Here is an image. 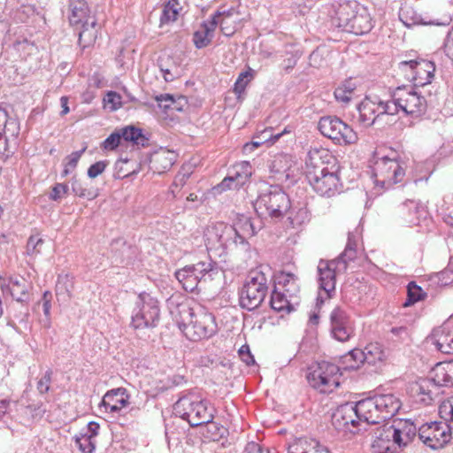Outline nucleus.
<instances>
[{"label": "nucleus", "instance_id": "a18cd8bd", "mask_svg": "<svg viewBox=\"0 0 453 453\" xmlns=\"http://www.w3.org/2000/svg\"><path fill=\"white\" fill-rule=\"evenodd\" d=\"M288 220L292 227H297L309 220V212L306 207L293 208L288 211Z\"/></svg>", "mask_w": 453, "mask_h": 453}, {"label": "nucleus", "instance_id": "5701e85b", "mask_svg": "<svg viewBox=\"0 0 453 453\" xmlns=\"http://www.w3.org/2000/svg\"><path fill=\"white\" fill-rule=\"evenodd\" d=\"M220 12H216L210 19L203 21L201 27L193 35V42L196 49L208 46L214 37V32L219 23Z\"/></svg>", "mask_w": 453, "mask_h": 453}, {"label": "nucleus", "instance_id": "bb28decb", "mask_svg": "<svg viewBox=\"0 0 453 453\" xmlns=\"http://www.w3.org/2000/svg\"><path fill=\"white\" fill-rule=\"evenodd\" d=\"M288 453H331L330 450L314 438L300 437L289 443Z\"/></svg>", "mask_w": 453, "mask_h": 453}, {"label": "nucleus", "instance_id": "4d7b16f0", "mask_svg": "<svg viewBox=\"0 0 453 453\" xmlns=\"http://www.w3.org/2000/svg\"><path fill=\"white\" fill-rule=\"evenodd\" d=\"M122 139L121 131L112 133L104 141L103 146L105 150H114L120 144Z\"/></svg>", "mask_w": 453, "mask_h": 453}, {"label": "nucleus", "instance_id": "c85d7f7f", "mask_svg": "<svg viewBox=\"0 0 453 453\" xmlns=\"http://www.w3.org/2000/svg\"><path fill=\"white\" fill-rule=\"evenodd\" d=\"M78 27L81 28L79 32V45L82 49L91 46L96 42L99 31L96 19L89 18Z\"/></svg>", "mask_w": 453, "mask_h": 453}, {"label": "nucleus", "instance_id": "aec40b11", "mask_svg": "<svg viewBox=\"0 0 453 453\" xmlns=\"http://www.w3.org/2000/svg\"><path fill=\"white\" fill-rule=\"evenodd\" d=\"M426 343L443 354H453V326L448 322L434 328Z\"/></svg>", "mask_w": 453, "mask_h": 453}, {"label": "nucleus", "instance_id": "0eeeda50", "mask_svg": "<svg viewBox=\"0 0 453 453\" xmlns=\"http://www.w3.org/2000/svg\"><path fill=\"white\" fill-rule=\"evenodd\" d=\"M160 309L157 299L150 294H139L133 310L131 325L135 329L150 328L157 326Z\"/></svg>", "mask_w": 453, "mask_h": 453}, {"label": "nucleus", "instance_id": "cd10ccee", "mask_svg": "<svg viewBox=\"0 0 453 453\" xmlns=\"http://www.w3.org/2000/svg\"><path fill=\"white\" fill-rule=\"evenodd\" d=\"M358 121L365 127L374 124L380 117L377 101L365 98L357 107Z\"/></svg>", "mask_w": 453, "mask_h": 453}, {"label": "nucleus", "instance_id": "4c0bfd02", "mask_svg": "<svg viewBox=\"0 0 453 453\" xmlns=\"http://www.w3.org/2000/svg\"><path fill=\"white\" fill-rule=\"evenodd\" d=\"M156 100L158 103L159 108H161L164 111L168 112L171 111H182L184 107L187 105L188 101L185 96H179L178 98H174L171 95H160L156 97Z\"/></svg>", "mask_w": 453, "mask_h": 453}, {"label": "nucleus", "instance_id": "a878e982", "mask_svg": "<svg viewBox=\"0 0 453 453\" xmlns=\"http://www.w3.org/2000/svg\"><path fill=\"white\" fill-rule=\"evenodd\" d=\"M129 395L127 389L118 388L108 391L103 397L102 406L105 411L118 412L128 404Z\"/></svg>", "mask_w": 453, "mask_h": 453}, {"label": "nucleus", "instance_id": "393cba45", "mask_svg": "<svg viewBox=\"0 0 453 453\" xmlns=\"http://www.w3.org/2000/svg\"><path fill=\"white\" fill-rule=\"evenodd\" d=\"M397 448L388 424L375 429L372 453H397Z\"/></svg>", "mask_w": 453, "mask_h": 453}, {"label": "nucleus", "instance_id": "5fc2aeb1", "mask_svg": "<svg viewBox=\"0 0 453 453\" xmlns=\"http://www.w3.org/2000/svg\"><path fill=\"white\" fill-rule=\"evenodd\" d=\"M190 175L191 172L188 169L187 170L186 167H182L181 171L177 173L171 187V192L173 196H175V188H182Z\"/></svg>", "mask_w": 453, "mask_h": 453}, {"label": "nucleus", "instance_id": "f8f14e48", "mask_svg": "<svg viewBox=\"0 0 453 453\" xmlns=\"http://www.w3.org/2000/svg\"><path fill=\"white\" fill-rule=\"evenodd\" d=\"M347 269V262L342 257L332 260L321 259L318 265L319 289L323 290L326 298L335 293L336 276Z\"/></svg>", "mask_w": 453, "mask_h": 453}, {"label": "nucleus", "instance_id": "864d4df0", "mask_svg": "<svg viewBox=\"0 0 453 453\" xmlns=\"http://www.w3.org/2000/svg\"><path fill=\"white\" fill-rule=\"evenodd\" d=\"M252 79V74L250 72H242L239 74L235 83L234 91L235 94L241 95L242 92H244L248 83Z\"/></svg>", "mask_w": 453, "mask_h": 453}, {"label": "nucleus", "instance_id": "49530a36", "mask_svg": "<svg viewBox=\"0 0 453 453\" xmlns=\"http://www.w3.org/2000/svg\"><path fill=\"white\" fill-rule=\"evenodd\" d=\"M242 173L235 168L234 174L226 177L217 188H220L222 190L226 188H238L239 187L244 185L248 180L242 179Z\"/></svg>", "mask_w": 453, "mask_h": 453}, {"label": "nucleus", "instance_id": "bf43d9fd", "mask_svg": "<svg viewBox=\"0 0 453 453\" xmlns=\"http://www.w3.org/2000/svg\"><path fill=\"white\" fill-rule=\"evenodd\" d=\"M69 191V187L65 183H57L50 194V198L53 201L60 200Z\"/></svg>", "mask_w": 453, "mask_h": 453}, {"label": "nucleus", "instance_id": "13d9d810", "mask_svg": "<svg viewBox=\"0 0 453 453\" xmlns=\"http://www.w3.org/2000/svg\"><path fill=\"white\" fill-rule=\"evenodd\" d=\"M104 101L106 106H108L111 111H115L121 104V96L116 92L110 91L107 93Z\"/></svg>", "mask_w": 453, "mask_h": 453}, {"label": "nucleus", "instance_id": "09e8293b", "mask_svg": "<svg viewBox=\"0 0 453 453\" xmlns=\"http://www.w3.org/2000/svg\"><path fill=\"white\" fill-rule=\"evenodd\" d=\"M86 149L87 147H84L81 150L74 151L65 158L62 177L67 176L76 168L78 162L82 154L85 152Z\"/></svg>", "mask_w": 453, "mask_h": 453}, {"label": "nucleus", "instance_id": "3c124183", "mask_svg": "<svg viewBox=\"0 0 453 453\" xmlns=\"http://www.w3.org/2000/svg\"><path fill=\"white\" fill-rule=\"evenodd\" d=\"M408 298L404 306H410L424 298L426 293L415 282H410L407 286Z\"/></svg>", "mask_w": 453, "mask_h": 453}, {"label": "nucleus", "instance_id": "f257e3e1", "mask_svg": "<svg viewBox=\"0 0 453 453\" xmlns=\"http://www.w3.org/2000/svg\"><path fill=\"white\" fill-rule=\"evenodd\" d=\"M359 420L380 424L394 417L401 407L400 400L393 394L374 395L357 402Z\"/></svg>", "mask_w": 453, "mask_h": 453}, {"label": "nucleus", "instance_id": "c03bdc74", "mask_svg": "<svg viewBox=\"0 0 453 453\" xmlns=\"http://www.w3.org/2000/svg\"><path fill=\"white\" fill-rule=\"evenodd\" d=\"M343 363L347 369H357L360 365L365 363L364 349H354L343 357Z\"/></svg>", "mask_w": 453, "mask_h": 453}, {"label": "nucleus", "instance_id": "2f4dec72", "mask_svg": "<svg viewBox=\"0 0 453 453\" xmlns=\"http://www.w3.org/2000/svg\"><path fill=\"white\" fill-rule=\"evenodd\" d=\"M8 288L11 296L17 302H27L31 284L25 278L21 276L11 277L9 279Z\"/></svg>", "mask_w": 453, "mask_h": 453}, {"label": "nucleus", "instance_id": "6ab92c4d", "mask_svg": "<svg viewBox=\"0 0 453 453\" xmlns=\"http://www.w3.org/2000/svg\"><path fill=\"white\" fill-rule=\"evenodd\" d=\"M425 214V209L419 202L409 199L398 204L394 211L398 223L407 226L418 225L420 218Z\"/></svg>", "mask_w": 453, "mask_h": 453}, {"label": "nucleus", "instance_id": "1a4fd4ad", "mask_svg": "<svg viewBox=\"0 0 453 453\" xmlns=\"http://www.w3.org/2000/svg\"><path fill=\"white\" fill-rule=\"evenodd\" d=\"M340 375V368L336 365L322 361L309 367L306 378L312 388L326 393L339 387Z\"/></svg>", "mask_w": 453, "mask_h": 453}, {"label": "nucleus", "instance_id": "412c9836", "mask_svg": "<svg viewBox=\"0 0 453 453\" xmlns=\"http://www.w3.org/2000/svg\"><path fill=\"white\" fill-rule=\"evenodd\" d=\"M357 402L347 403L339 406L332 416V424L337 430L348 427L349 425L356 426L359 420Z\"/></svg>", "mask_w": 453, "mask_h": 453}, {"label": "nucleus", "instance_id": "e433bc0d", "mask_svg": "<svg viewBox=\"0 0 453 453\" xmlns=\"http://www.w3.org/2000/svg\"><path fill=\"white\" fill-rule=\"evenodd\" d=\"M0 132L12 140H15L19 134L18 119L10 118L7 111L2 107H0Z\"/></svg>", "mask_w": 453, "mask_h": 453}, {"label": "nucleus", "instance_id": "774afa93", "mask_svg": "<svg viewBox=\"0 0 453 453\" xmlns=\"http://www.w3.org/2000/svg\"><path fill=\"white\" fill-rule=\"evenodd\" d=\"M390 331L400 342L406 341L410 336L408 328L405 326L392 327Z\"/></svg>", "mask_w": 453, "mask_h": 453}, {"label": "nucleus", "instance_id": "e2e57ef3", "mask_svg": "<svg viewBox=\"0 0 453 453\" xmlns=\"http://www.w3.org/2000/svg\"><path fill=\"white\" fill-rule=\"evenodd\" d=\"M440 414L445 420L453 423V398L440 406Z\"/></svg>", "mask_w": 453, "mask_h": 453}, {"label": "nucleus", "instance_id": "423d86ee", "mask_svg": "<svg viewBox=\"0 0 453 453\" xmlns=\"http://www.w3.org/2000/svg\"><path fill=\"white\" fill-rule=\"evenodd\" d=\"M254 208L260 216L281 219L290 210L291 205L288 195L283 190L279 187H270L258 196Z\"/></svg>", "mask_w": 453, "mask_h": 453}, {"label": "nucleus", "instance_id": "c9c22d12", "mask_svg": "<svg viewBox=\"0 0 453 453\" xmlns=\"http://www.w3.org/2000/svg\"><path fill=\"white\" fill-rule=\"evenodd\" d=\"M297 298L288 297V295L280 290L274 289L271 296L270 304L273 310L281 312H290L294 309V303Z\"/></svg>", "mask_w": 453, "mask_h": 453}, {"label": "nucleus", "instance_id": "338daca9", "mask_svg": "<svg viewBox=\"0 0 453 453\" xmlns=\"http://www.w3.org/2000/svg\"><path fill=\"white\" fill-rule=\"evenodd\" d=\"M71 184L72 190L75 196L80 197L87 196V189L82 187L79 180H77L75 177L72 178Z\"/></svg>", "mask_w": 453, "mask_h": 453}, {"label": "nucleus", "instance_id": "72a5a7b5", "mask_svg": "<svg viewBox=\"0 0 453 453\" xmlns=\"http://www.w3.org/2000/svg\"><path fill=\"white\" fill-rule=\"evenodd\" d=\"M437 387L434 385L429 378H421L412 387V391L419 397V400L426 404H430L436 394Z\"/></svg>", "mask_w": 453, "mask_h": 453}, {"label": "nucleus", "instance_id": "4be33fe9", "mask_svg": "<svg viewBox=\"0 0 453 453\" xmlns=\"http://www.w3.org/2000/svg\"><path fill=\"white\" fill-rule=\"evenodd\" d=\"M399 18L407 27L416 25L448 26L451 21L449 17H444L441 19H433L428 16H423L411 6L402 7L399 12Z\"/></svg>", "mask_w": 453, "mask_h": 453}, {"label": "nucleus", "instance_id": "58836bf2", "mask_svg": "<svg viewBox=\"0 0 453 453\" xmlns=\"http://www.w3.org/2000/svg\"><path fill=\"white\" fill-rule=\"evenodd\" d=\"M236 232L237 243L243 244L248 238L254 236L257 233L256 226L250 218H243L233 226Z\"/></svg>", "mask_w": 453, "mask_h": 453}, {"label": "nucleus", "instance_id": "7ed1b4c3", "mask_svg": "<svg viewBox=\"0 0 453 453\" xmlns=\"http://www.w3.org/2000/svg\"><path fill=\"white\" fill-rule=\"evenodd\" d=\"M324 150H314L309 152V161L306 162V178L313 190L322 196H332L339 192L341 186L338 175L329 172L325 166L314 165L316 158H321L319 155Z\"/></svg>", "mask_w": 453, "mask_h": 453}, {"label": "nucleus", "instance_id": "052dcab7", "mask_svg": "<svg viewBox=\"0 0 453 453\" xmlns=\"http://www.w3.org/2000/svg\"><path fill=\"white\" fill-rule=\"evenodd\" d=\"M107 165L108 162L105 160L96 162L88 167V176L91 179L96 178L104 172Z\"/></svg>", "mask_w": 453, "mask_h": 453}, {"label": "nucleus", "instance_id": "ea45409f", "mask_svg": "<svg viewBox=\"0 0 453 453\" xmlns=\"http://www.w3.org/2000/svg\"><path fill=\"white\" fill-rule=\"evenodd\" d=\"M356 88V83L351 79L344 81L334 90L336 101L342 104L349 103L355 95Z\"/></svg>", "mask_w": 453, "mask_h": 453}, {"label": "nucleus", "instance_id": "a211bd4d", "mask_svg": "<svg viewBox=\"0 0 453 453\" xmlns=\"http://www.w3.org/2000/svg\"><path fill=\"white\" fill-rule=\"evenodd\" d=\"M331 332L334 339L346 342L354 334V324L347 312L340 307L330 314Z\"/></svg>", "mask_w": 453, "mask_h": 453}, {"label": "nucleus", "instance_id": "39448f33", "mask_svg": "<svg viewBox=\"0 0 453 453\" xmlns=\"http://www.w3.org/2000/svg\"><path fill=\"white\" fill-rule=\"evenodd\" d=\"M182 312L188 313V322L180 325V330L190 341H200L213 336L217 330L215 317L203 307L184 308Z\"/></svg>", "mask_w": 453, "mask_h": 453}, {"label": "nucleus", "instance_id": "ddd939ff", "mask_svg": "<svg viewBox=\"0 0 453 453\" xmlns=\"http://www.w3.org/2000/svg\"><path fill=\"white\" fill-rule=\"evenodd\" d=\"M392 96L405 115L419 116L426 109V101L412 87L400 86L392 91Z\"/></svg>", "mask_w": 453, "mask_h": 453}, {"label": "nucleus", "instance_id": "dca6fc26", "mask_svg": "<svg viewBox=\"0 0 453 453\" xmlns=\"http://www.w3.org/2000/svg\"><path fill=\"white\" fill-rule=\"evenodd\" d=\"M349 5H341L337 12L340 20V26H342L355 35H364L368 33L372 28V22L371 15L368 12L362 8L357 11L351 17H345L349 14Z\"/></svg>", "mask_w": 453, "mask_h": 453}, {"label": "nucleus", "instance_id": "f704fd0d", "mask_svg": "<svg viewBox=\"0 0 453 453\" xmlns=\"http://www.w3.org/2000/svg\"><path fill=\"white\" fill-rule=\"evenodd\" d=\"M176 158L177 155L173 151L162 150L152 156L150 162L154 170L162 173L171 169Z\"/></svg>", "mask_w": 453, "mask_h": 453}, {"label": "nucleus", "instance_id": "79ce46f5", "mask_svg": "<svg viewBox=\"0 0 453 453\" xmlns=\"http://www.w3.org/2000/svg\"><path fill=\"white\" fill-rule=\"evenodd\" d=\"M180 10L181 7L178 0H169L163 8L160 17V25L162 26L176 21Z\"/></svg>", "mask_w": 453, "mask_h": 453}, {"label": "nucleus", "instance_id": "69168bd1", "mask_svg": "<svg viewBox=\"0 0 453 453\" xmlns=\"http://www.w3.org/2000/svg\"><path fill=\"white\" fill-rule=\"evenodd\" d=\"M239 356L241 359L246 363L247 365H251L255 363L254 357L250 353V348L248 345H242L239 349Z\"/></svg>", "mask_w": 453, "mask_h": 453}, {"label": "nucleus", "instance_id": "4468645a", "mask_svg": "<svg viewBox=\"0 0 453 453\" xmlns=\"http://www.w3.org/2000/svg\"><path fill=\"white\" fill-rule=\"evenodd\" d=\"M203 236L208 250L226 249L233 244H237L236 232L234 226L223 222L209 225L204 230Z\"/></svg>", "mask_w": 453, "mask_h": 453}, {"label": "nucleus", "instance_id": "9d476101", "mask_svg": "<svg viewBox=\"0 0 453 453\" xmlns=\"http://www.w3.org/2000/svg\"><path fill=\"white\" fill-rule=\"evenodd\" d=\"M318 128L323 136L339 145L353 144L357 141V133L336 116L321 117Z\"/></svg>", "mask_w": 453, "mask_h": 453}, {"label": "nucleus", "instance_id": "f03ea898", "mask_svg": "<svg viewBox=\"0 0 453 453\" xmlns=\"http://www.w3.org/2000/svg\"><path fill=\"white\" fill-rule=\"evenodd\" d=\"M173 411L191 426L211 423L214 418V409L210 403L195 392L180 397L173 405Z\"/></svg>", "mask_w": 453, "mask_h": 453}, {"label": "nucleus", "instance_id": "f3484780", "mask_svg": "<svg viewBox=\"0 0 453 453\" xmlns=\"http://www.w3.org/2000/svg\"><path fill=\"white\" fill-rule=\"evenodd\" d=\"M373 172L384 185L388 186L402 181L405 175V170L400 162L388 157L378 158L375 161Z\"/></svg>", "mask_w": 453, "mask_h": 453}, {"label": "nucleus", "instance_id": "37998d69", "mask_svg": "<svg viewBox=\"0 0 453 453\" xmlns=\"http://www.w3.org/2000/svg\"><path fill=\"white\" fill-rule=\"evenodd\" d=\"M121 134L123 136V140L127 142H132L136 145L145 146L147 144L148 139L143 135L142 132L139 128H135L134 127H127L122 128Z\"/></svg>", "mask_w": 453, "mask_h": 453}, {"label": "nucleus", "instance_id": "de8ad7c7", "mask_svg": "<svg viewBox=\"0 0 453 453\" xmlns=\"http://www.w3.org/2000/svg\"><path fill=\"white\" fill-rule=\"evenodd\" d=\"M75 443L83 453H93L96 449V441L91 435H87L81 431L76 435Z\"/></svg>", "mask_w": 453, "mask_h": 453}, {"label": "nucleus", "instance_id": "0e129e2a", "mask_svg": "<svg viewBox=\"0 0 453 453\" xmlns=\"http://www.w3.org/2000/svg\"><path fill=\"white\" fill-rule=\"evenodd\" d=\"M443 51L445 55L453 60V27L449 29L443 42Z\"/></svg>", "mask_w": 453, "mask_h": 453}, {"label": "nucleus", "instance_id": "603ef678", "mask_svg": "<svg viewBox=\"0 0 453 453\" xmlns=\"http://www.w3.org/2000/svg\"><path fill=\"white\" fill-rule=\"evenodd\" d=\"M356 236L353 233H349L346 248L338 257H342V259H345L347 263L348 261L353 260L356 257Z\"/></svg>", "mask_w": 453, "mask_h": 453}, {"label": "nucleus", "instance_id": "8fccbe9b", "mask_svg": "<svg viewBox=\"0 0 453 453\" xmlns=\"http://www.w3.org/2000/svg\"><path fill=\"white\" fill-rule=\"evenodd\" d=\"M391 99L387 101L378 100V105H379V115L380 117H383L384 115H391L394 116L397 114L401 108L396 104V101L392 96V94L390 95Z\"/></svg>", "mask_w": 453, "mask_h": 453}, {"label": "nucleus", "instance_id": "6e6552de", "mask_svg": "<svg viewBox=\"0 0 453 453\" xmlns=\"http://www.w3.org/2000/svg\"><path fill=\"white\" fill-rule=\"evenodd\" d=\"M216 273L218 270L215 263L203 261L179 269L175 272V277L186 291L194 292L198 289L199 283L211 280Z\"/></svg>", "mask_w": 453, "mask_h": 453}, {"label": "nucleus", "instance_id": "a19ab883", "mask_svg": "<svg viewBox=\"0 0 453 453\" xmlns=\"http://www.w3.org/2000/svg\"><path fill=\"white\" fill-rule=\"evenodd\" d=\"M365 363L375 365L377 362H382L386 358V352L383 346L379 342H371L365 349Z\"/></svg>", "mask_w": 453, "mask_h": 453}, {"label": "nucleus", "instance_id": "9b49d317", "mask_svg": "<svg viewBox=\"0 0 453 453\" xmlns=\"http://www.w3.org/2000/svg\"><path fill=\"white\" fill-rule=\"evenodd\" d=\"M398 69L404 78L411 81L415 87H423L431 83L435 65L434 62L426 59L410 60L400 62Z\"/></svg>", "mask_w": 453, "mask_h": 453}, {"label": "nucleus", "instance_id": "c756f323", "mask_svg": "<svg viewBox=\"0 0 453 453\" xmlns=\"http://www.w3.org/2000/svg\"><path fill=\"white\" fill-rule=\"evenodd\" d=\"M69 22L73 27H79L89 18H96L89 14L87 3L84 0H70Z\"/></svg>", "mask_w": 453, "mask_h": 453}, {"label": "nucleus", "instance_id": "20e7f679", "mask_svg": "<svg viewBox=\"0 0 453 453\" xmlns=\"http://www.w3.org/2000/svg\"><path fill=\"white\" fill-rule=\"evenodd\" d=\"M270 279L262 267L251 270L239 293L240 306L248 311L258 308L265 300Z\"/></svg>", "mask_w": 453, "mask_h": 453}, {"label": "nucleus", "instance_id": "473e14b6", "mask_svg": "<svg viewBox=\"0 0 453 453\" xmlns=\"http://www.w3.org/2000/svg\"><path fill=\"white\" fill-rule=\"evenodd\" d=\"M449 362L438 363L432 369L430 380L435 387H453Z\"/></svg>", "mask_w": 453, "mask_h": 453}, {"label": "nucleus", "instance_id": "680f3d73", "mask_svg": "<svg viewBox=\"0 0 453 453\" xmlns=\"http://www.w3.org/2000/svg\"><path fill=\"white\" fill-rule=\"evenodd\" d=\"M52 372L48 370L37 382V390L41 395L46 394L50 390Z\"/></svg>", "mask_w": 453, "mask_h": 453}, {"label": "nucleus", "instance_id": "2eb2a0df", "mask_svg": "<svg viewBox=\"0 0 453 453\" xmlns=\"http://www.w3.org/2000/svg\"><path fill=\"white\" fill-rule=\"evenodd\" d=\"M418 438L428 448L439 449L450 441L451 430L445 422L426 423L418 428Z\"/></svg>", "mask_w": 453, "mask_h": 453}, {"label": "nucleus", "instance_id": "6e6d98bb", "mask_svg": "<svg viewBox=\"0 0 453 453\" xmlns=\"http://www.w3.org/2000/svg\"><path fill=\"white\" fill-rule=\"evenodd\" d=\"M43 243L42 238L39 235H32L27 243V252L29 255H34L41 252V246Z\"/></svg>", "mask_w": 453, "mask_h": 453}, {"label": "nucleus", "instance_id": "b1692460", "mask_svg": "<svg viewBox=\"0 0 453 453\" xmlns=\"http://www.w3.org/2000/svg\"><path fill=\"white\" fill-rule=\"evenodd\" d=\"M388 427L392 434L393 441L399 449L406 447L417 434L415 425L407 420H399L392 425L388 424Z\"/></svg>", "mask_w": 453, "mask_h": 453}, {"label": "nucleus", "instance_id": "7c9ffc66", "mask_svg": "<svg viewBox=\"0 0 453 453\" xmlns=\"http://www.w3.org/2000/svg\"><path fill=\"white\" fill-rule=\"evenodd\" d=\"M275 289L288 295V297L297 298L299 282L297 277L291 273L281 272L276 280Z\"/></svg>", "mask_w": 453, "mask_h": 453}]
</instances>
